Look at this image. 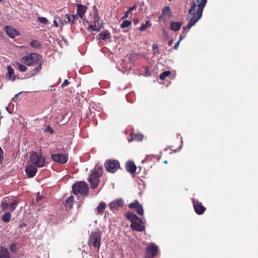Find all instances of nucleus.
<instances>
[{
    "label": "nucleus",
    "mask_w": 258,
    "mask_h": 258,
    "mask_svg": "<svg viewBox=\"0 0 258 258\" xmlns=\"http://www.w3.org/2000/svg\"><path fill=\"white\" fill-rule=\"evenodd\" d=\"M132 23L130 21L128 20H125L123 21L121 25V27L122 28H125L128 27H129L130 25H131Z\"/></svg>",
    "instance_id": "obj_30"
},
{
    "label": "nucleus",
    "mask_w": 258,
    "mask_h": 258,
    "mask_svg": "<svg viewBox=\"0 0 258 258\" xmlns=\"http://www.w3.org/2000/svg\"><path fill=\"white\" fill-rule=\"evenodd\" d=\"M4 29L7 34L11 38H14L19 35V32L12 26H5Z\"/></svg>",
    "instance_id": "obj_16"
},
{
    "label": "nucleus",
    "mask_w": 258,
    "mask_h": 258,
    "mask_svg": "<svg viewBox=\"0 0 258 258\" xmlns=\"http://www.w3.org/2000/svg\"><path fill=\"white\" fill-rule=\"evenodd\" d=\"M130 13V12L128 11V10L126 11L125 14H124V16L122 18V19H124L127 18L128 17V15H129Z\"/></svg>",
    "instance_id": "obj_40"
},
{
    "label": "nucleus",
    "mask_w": 258,
    "mask_h": 258,
    "mask_svg": "<svg viewBox=\"0 0 258 258\" xmlns=\"http://www.w3.org/2000/svg\"><path fill=\"white\" fill-rule=\"evenodd\" d=\"M173 42V40H170L169 41L168 44L169 45H171Z\"/></svg>",
    "instance_id": "obj_47"
},
{
    "label": "nucleus",
    "mask_w": 258,
    "mask_h": 258,
    "mask_svg": "<svg viewBox=\"0 0 258 258\" xmlns=\"http://www.w3.org/2000/svg\"><path fill=\"white\" fill-rule=\"evenodd\" d=\"M69 84V82L67 80H65L62 84H61V86L62 87L67 86Z\"/></svg>",
    "instance_id": "obj_39"
},
{
    "label": "nucleus",
    "mask_w": 258,
    "mask_h": 258,
    "mask_svg": "<svg viewBox=\"0 0 258 258\" xmlns=\"http://www.w3.org/2000/svg\"><path fill=\"white\" fill-rule=\"evenodd\" d=\"M42 199V197L39 195V193L37 194V201H40Z\"/></svg>",
    "instance_id": "obj_42"
},
{
    "label": "nucleus",
    "mask_w": 258,
    "mask_h": 258,
    "mask_svg": "<svg viewBox=\"0 0 258 258\" xmlns=\"http://www.w3.org/2000/svg\"><path fill=\"white\" fill-rule=\"evenodd\" d=\"M21 92H20V93H19L15 95V97H17L19 95V94H21Z\"/></svg>",
    "instance_id": "obj_48"
},
{
    "label": "nucleus",
    "mask_w": 258,
    "mask_h": 258,
    "mask_svg": "<svg viewBox=\"0 0 258 258\" xmlns=\"http://www.w3.org/2000/svg\"><path fill=\"white\" fill-rule=\"evenodd\" d=\"M26 224L25 223H21V224H20L19 227H20V228H23V227H25V226H26Z\"/></svg>",
    "instance_id": "obj_45"
},
{
    "label": "nucleus",
    "mask_w": 258,
    "mask_h": 258,
    "mask_svg": "<svg viewBox=\"0 0 258 258\" xmlns=\"http://www.w3.org/2000/svg\"><path fill=\"white\" fill-rule=\"evenodd\" d=\"M179 43H180V41H178L174 45V48L175 49H177L179 46Z\"/></svg>",
    "instance_id": "obj_41"
},
{
    "label": "nucleus",
    "mask_w": 258,
    "mask_h": 258,
    "mask_svg": "<svg viewBox=\"0 0 258 258\" xmlns=\"http://www.w3.org/2000/svg\"><path fill=\"white\" fill-rule=\"evenodd\" d=\"M37 167L31 164L27 166L25 168V172L29 177H34L37 171Z\"/></svg>",
    "instance_id": "obj_14"
},
{
    "label": "nucleus",
    "mask_w": 258,
    "mask_h": 258,
    "mask_svg": "<svg viewBox=\"0 0 258 258\" xmlns=\"http://www.w3.org/2000/svg\"><path fill=\"white\" fill-rule=\"evenodd\" d=\"M184 37H185V36H180V39H179V40H178V41H179L180 42V41H181V40L183 39V38H184Z\"/></svg>",
    "instance_id": "obj_46"
},
{
    "label": "nucleus",
    "mask_w": 258,
    "mask_h": 258,
    "mask_svg": "<svg viewBox=\"0 0 258 258\" xmlns=\"http://www.w3.org/2000/svg\"><path fill=\"white\" fill-rule=\"evenodd\" d=\"M151 26V24L150 21H147L145 24H143L142 25L141 27L140 28V30L141 31H145L148 28L150 27Z\"/></svg>",
    "instance_id": "obj_28"
},
{
    "label": "nucleus",
    "mask_w": 258,
    "mask_h": 258,
    "mask_svg": "<svg viewBox=\"0 0 258 258\" xmlns=\"http://www.w3.org/2000/svg\"><path fill=\"white\" fill-rule=\"evenodd\" d=\"M31 45L35 48H38L40 46V43L37 40L32 41L31 42Z\"/></svg>",
    "instance_id": "obj_35"
},
{
    "label": "nucleus",
    "mask_w": 258,
    "mask_h": 258,
    "mask_svg": "<svg viewBox=\"0 0 258 258\" xmlns=\"http://www.w3.org/2000/svg\"><path fill=\"white\" fill-rule=\"evenodd\" d=\"M170 74V71L164 72L160 75V78L161 80H164L167 76H169Z\"/></svg>",
    "instance_id": "obj_31"
},
{
    "label": "nucleus",
    "mask_w": 258,
    "mask_h": 258,
    "mask_svg": "<svg viewBox=\"0 0 258 258\" xmlns=\"http://www.w3.org/2000/svg\"><path fill=\"white\" fill-rule=\"evenodd\" d=\"M74 198L73 196H70L66 201V205L70 209L72 208Z\"/></svg>",
    "instance_id": "obj_25"
},
{
    "label": "nucleus",
    "mask_w": 258,
    "mask_h": 258,
    "mask_svg": "<svg viewBox=\"0 0 258 258\" xmlns=\"http://www.w3.org/2000/svg\"><path fill=\"white\" fill-rule=\"evenodd\" d=\"M93 17V24L90 25L89 29L92 31H99L102 28V23L97 13H94Z\"/></svg>",
    "instance_id": "obj_10"
},
{
    "label": "nucleus",
    "mask_w": 258,
    "mask_h": 258,
    "mask_svg": "<svg viewBox=\"0 0 258 258\" xmlns=\"http://www.w3.org/2000/svg\"><path fill=\"white\" fill-rule=\"evenodd\" d=\"M10 249L12 252H16L18 250L16 244L15 243H12L10 245Z\"/></svg>",
    "instance_id": "obj_34"
},
{
    "label": "nucleus",
    "mask_w": 258,
    "mask_h": 258,
    "mask_svg": "<svg viewBox=\"0 0 258 258\" xmlns=\"http://www.w3.org/2000/svg\"><path fill=\"white\" fill-rule=\"evenodd\" d=\"M182 25V23L177 22H172L170 23V29L172 31H176L180 29L181 26Z\"/></svg>",
    "instance_id": "obj_22"
},
{
    "label": "nucleus",
    "mask_w": 258,
    "mask_h": 258,
    "mask_svg": "<svg viewBox=\"0 0 258 258\" xmlns=\"http://www.w3.org/2000/svg\"><path fill=\"white\" fill-rule=\"evenodd\" d=\"M207 0H197L198 5L194 1L191 4V7L189 10V21L184 30L189 29L202 17L204 8Z\"/></svg>",
    "instance_id": "obj_1"
},
{
    "label": "nucleus",
    "mask_w": 258,
    "mask_h": 258,
    "mask_svg": "<svg viewBox=\"0 0 258 258\" xmlns=\"http://www.w3.org/2000/svg\"><path fill=\"white\" fill-rule=\"evenodd\" d=\"M152 48H153V52L155 54H156L159 53L157 44H154L152 45Z\"/></svg>",
    "instance_id": "obj_36"
},
{
    "label": "nucleus",
    "mask_w": 258,
    "mask_h": 258,
    "mask_svg": "<svg viewBox=\"0 0 258 258\" xmlns=\"http://www.w3.org/2000/svg\"><path fill=\"white\" fill-rule=\"evenodd\" d=\"M19 202L16 198L14 197H7L4 198L0 205V208L3 211L9 210L10 212H13L16 208Z\"/></svg>",
    "instance_id": "obj_4"
},
{
    "label": "nucleus",
    "mask_w": 258,
    "mask_h": 258,
    "mask_svg": "<svg viewBox=\"0 0 258 258\" xmlns=\"http://www.w3.org/2000/svg\"><path fill=\"white\" fill-rule=\"evenodd\" d=\"M8 73L6 76L8 79L12 81H14L16 79V76L14 75V70L13 68L9 65L7 66Z\"/></svg>",
    "instance_id": "obj_18"
},
{
    "label": "nucleus",
    "mask_w": 258,
    "mask_h": 258,
    "mask_svg": "<svg viewBox=\"0 0 258 258\" xmlns=\"http://www.w3.org/2000/svg\"><path fill=\"white\" fill-rule=\"evenodd\" d=\"M87 11V7L84 5H77V14L80 17L82 18Z\"/></svg>",
    "instance_id": "obj_20"
},
{
    "label": "nucleus",
    "mask_w": 258,
    "mask_h": 258,
    "mask_svg": "<svg viewBox=\"0 0 258 258\" xmlns=\"http://www.w3.org/2000/svg\"><path fill=\"white\" fill-rule=\"evenodd\" d=\"M38 20L40 23L43 24H46L48 22L47 19L45 17H39L38 18Z\"/></svg>",
    "instance_id": "obj_33"
},
{
    "label": "nucleus",
    "mask_w": 258,
    "mask_h": 258,
    "mask_svg": "<svg viewBox=\"0 0 258 258\" xmlns=\"http://www.w3.org/2000/svg\"><path fill=\"white\" fill-rule=\"evenodd\" d=\"M73 192L75 195H86L88 191V187L87 183L84 181H80L76 183L73 186Z\"/></svg>",
    "instance_id": "obj_7"
},
{
    "label": "nucleus",
    "mask_w": 258,
    "mask_h": 258,
    "mask_svg": "<svg viewBox=\"0 0 258 258\" xmlns=\"http://www.w3.org/2000/svg\"><path fill=\"white\" fill-rule=\"evenodd\" d=\"M11 218V214L10 212H6L2 216V219L4 222H9Z\"/></svg>",
    "instance_id": "obj_26"
},
{
    "label": "nucleus",
    "mask_w": 258,
    "mask_h": 258,
    "mask_svg": "<svg viewBox=\"0 0 258 258\" xmlns=\"http://www.w3.org/2000/svg\"><path fill=\"white\" fill-rule=\"evenodd\" d=\"M14 66L15 67H17L19 70L22 72H25L27 69V68L25 66L21 64L19 62H16L14 64Z\"/></svg>",
    "instance_id": "obj_27"
},
{
    "label": "nucleus",
    "mask_w": 258,
    "mask_h": 258,
    "mask_svg": "<svg viewBox=\"0 0 258 258\" xmlns=\"http://www.w3.org/2000/svg\"><path fill=\"white\" fill-rule=\"evenodd\" d=\"M30 161L31 163L37 167H42L45 164V158L40 153L32 152L30 154Z\"/></svg>",
    "instance_id": "obj_6"
},
{
    "label": "nucleus",
    "mask_w": 258,
    "mask_h": 258,
    "mask_svg": "<svg viewBox=\"0 0 258 258\" xmlns=\"http://www.w3.org/2000/svg\"><path fill=\"white\" fill-rule=\"evenodd\" d=\"M2 0H0V2L2 1Z\"/></svg>",
    "instance_id": "obj_49"
},
{
    "label": "nucleus",
    "mask_w": 258,
    "mask_h": 258,
    "mask_svg": "<svg viewBox=\"0 0 258 258\" xmlns=\"http://www.w3.org/2000/svg\"><path fill=\"white\" fill-rule=\"evenodd\" d=\"M126 218L131 222V228L138 231L142 232L145 229L142 220L133 213L125 214Z\"/></svg>",
    "instance_id": "obj_3"
},
{
    "label": "nucleus",
    "mask_w": 258,
    "mask_h": 258,
    "mask_svg": "<svg viewBox=\"0 0 258 258\" xmlns=\"http://www.w3.org/2000/svg\"><path fill=\"white\" fill-rule=\"evenodd\" d=\"M126 169L127 172L131 173H134L136 172L137 167L133 162L128 161L126 164Z\"/></svg>",
    "instance_id": "obj_19"
},
{
    "label": "nucleus",
    "mask_w": 258,
    "mask_h": 258,
    "mask_svg": "<svg viewBox=\"0 0 258 258\" xmlns=\"http://www.w3.org/2000/svg\"><path fill=\"white\" fill-rule=\"evenodd\" d=\"M41 56L37 53H31L27 56L23 57L21 59L22 62L25 63L29 66H33L38 64L35 68V73L36 74L41 69Z\"/></svg>",
    "instance_id": "obj_2"
},
{
    "label": "nucleus",
    "mask_w": 258,
    "mask_h": 258,
    "mask_svg": "<svg viewBox=\"0 0 258 258\" xmlns=\"http://www.w3.org/2000/svg\"><path fill=\"white\" fill-rule=\"evenodd\" d=\"M128 207L131 209H135L139 215L141 216L144 215L143 207L137 201L130 203L128 205Z\"/></svg>",
    "instance_id": "obj_13"
},
{
    "label": "nucleus",
    "mask_w": 258,
    "mask_h": 258,
    "mask_svg": "<svg viewBox=\"0 0 258 258\" xmlns=\"http://www.w3.org/2000/svg\"><path fill=\"white\" fill-rule=\"evenodd\" d=\"M51 158L53 161L60 164H65L68 160V156L66 154H52Z\"/></svg>",
    "instance_id": "obj_11"
},
{
    "label": "nucleus",
    "mask_w": 258,
    "mask_h": 258,
    "mask_svg": "<svg viewBox=\"0 0 258 258\" xmlns=\"http://www.w3.org/2000/svg\"><path fill=\"white\" fill-rule=\"evenodd\" d=\"M136 9V6H133V7H130V8H129V9H128V11H130V13H131L132 11H133V10H135Z\"/></svg>",
    "instance_id": "obj_43"
},
{
    "label": "nucleus",
    "mask_w": 258,
    "mask_h": 258,
    "mask_svg": "<svg viewBox=\"0 0 258 258\" xmlns=\"http://www.w3.org/2000/svg\"><path fill=\"white\" fill-rule=\"evenodd\" d=\"M193 203L195 210L198 214L201 215L204 213L205 208L201 204L196 203L195 201L193 202Z\"/></svg>",
    "instance_id": "obj_17"
},
{
    "label": "nucleus",
    "mask_w": 258,
    "mask_h": 258,
    "mask_svg": "<svg viewBox=\"0 0 258 258\" xmlns=\"http://www.w3.org/2000/svg\"><path fill=\"white\" fill-rule=\"evenodd\" d=\"M4 159V151L2 150V149L1 148V147H0V164H1L3 162Z\"/></svg>",
    "instance_id": "obj_37"
},
{
    "label": "nucleus",
    "mask_w": 258,
    "mask_h": 258,
    "mask_svg": "<svg viewBox=\"0 0 258 258\" xmlns=\"http://www.w3.org/2000/svg\"><path fill=\"white\" fill-rule=\"evenodd\" d=\"M10 253L8 249L5 247L1 246L0 248V258H9Z\"/></svg>",
    "instance_id": "obj_21"
},
{
    "label": "nucleus",
    "mask_w": 258,
    "mask_h": 258,
    "mask_svg": "<svg viewBox=\"0 0 258 258\" xmlns=\"http://www.w3.org/2000/svg\"><path fill=\"white\" fill-rule=\"evenodd\" d=\"M101 233L100 232H95L91 233L89 243L92 244L97 251H99L100 246Z\"/></svg>",
    "instance_id": "obj_8"
},
{
    "label": "nucleus",
    "mask_w": 258,
    "mask_h": 258,
    "mask_svg": "<svg viewBox=\"0 0 258 258\" xmlns=\"http://www.w3.org/2000/svg\"><path fill=\"white\" fill-rule=\"evenodd\" d=\"M105 168L109 172L114 173L119 167V163L117 160H106L104 164Z\"/></svg>",
    "instance_id": "obj_9"
},
{
    "label": "nucleus",
    "mask_w": 258,
    "mask_h": 258,
    "mask_svg": "<svg viewBox=\"0 0 258 258\" xmlns=\"http://www.w3.org/2000/svg\"><path fill=\"white\" fill-rule=\"evenodd\" d=\"M106 207V204L104 202H101L96 209V212L98 214H102Z\"/></svg>",
    "instance_id": "obj_23"
},
{
    "label": "nucleus",
    "mask_w": 258,
    "mask_h": 258,
    "mask_svg": "<svg viewBox=\"0 0 258 258\" xmlns=\"http://www.w3.org/2000/svg\"><path fill=\"white\" fill-rule=\"evenodd\" d=\"M66 17L67 18L66 23H73L77 17L76 15H69V14H66Z\"/></svg>",
    "instance_id": "obj_29"
},
{
    "label": "nucleus",
    "mask_w": 258,
    "mask_h": 258,
    "mask_svg": "<svg viewBox=\"0 0 258 258\" xmlns=\"http://www.w3.org/2000/svg\"><path fill=\"white\" fill-rule=\"evenodd\" d=\"M143 136L141 134H137L133 136V140H136L137 141H141L143 140Z\"/></svg>",
    "instance_id": "obj_32"
},
{
    "label": "nucleus",
    "mask_w": 258,
    "mask_h": 258,
    "mask_svg": "<svg viewBox=\"0 0 258 258\" xmlns=\"http://www.w3.org/2000/svg\"><path fill=\"white\" fill-rule=\"evenodd\" d=\"M102 172V168L99 166H96L92 171L89 179L91 188H95L98 186Z\"/></svg>",
    "instance_id": "obj_5"
},
{
    "label": "nucleus",
    "mask_w": 258,
    "mask_h": 258,
    "mask_svg": "<svg viewBox=\"0 0 258 258\" xmlns=\"http://www.w3.org/2000/svg\"><path fill=\"white\" fill-rule=\"evenodd\" d=\"M147 254L146 258H153L157 253L158 247L154 244L149 245L147 247Z\"/></svg>",
    "instance_id": "obj_12"
},
{
    "label": "nucleus",
    "mask_w": 258,
    "mask_h": 258,
    "mask_svg": "<svg viewBox=\"0 0 258 258\" xmlns=\"http://www.w3.org/2000/svg\"><path fill=\"white\" fill-rule=\"evenodd\" d=\"M124 205L123 201L121 199H118L109 204V208L111 210H117L119 207H122Z\"/></svg>",
    "instance_id": "obj_15"
},
{
    "label": "nucleus",
    "mask_w": 258,
    "mask_h": 258,
    "mask_svg": "<svg viewBox=\"0 0 258 258\" xmlns=\"http://www.w3.org/2000/svg\"><path fill=\"white\" fill-rule=\"evenodd\" d=\"M110 34L107 31H103L99 35V38L101 40L108 39L110 38Z\"/></svg>",
    "instance_id": "obj_24"
},
{
    "label": "nucleus",
    "mask_w": 258,
    "mask_h": 258,
    "mask_svg": "<svg viewBox=\"0 0 258 258\" xmlns=\"http://www.w3.org/2000/svg\"><path fill=\"white\" fill-rule=\"evenodd\" d=\"M169 7H165L163 10V13L166 14V13L169 12Z\"/></svg>",
    "instance_id": "obj_38"
},
{
    "label": "nucleus",
    "mask_w": 258,
    "mask_h": 258,
    "mask_svg": "<svg viewBox=\"0 0 258 258\" xmlns=\"http://www.w3.org/2000/svg\"><path fill=\"white\" fill-rule=\"evenodd\" d=\"M53 26H54V27H57L58 26V23L56 20H54L53 22Z\"/></svg>",
    "instance_id": "obj_44"
}]
</instances>
